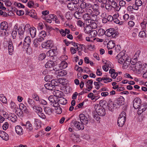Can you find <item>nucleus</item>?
I'll use <instances>...</instances> for the list:
<instances>
[{
	"instance_id": "nucleus-27",
	"label": "nucleus",
	"mask_w": 147,
	"mask_h": 147,
	"mask_svg": "<svg viewBox=\"0 0 147 147\" xmlns=\"http://www.w3.org/2000/svg\"><path fill=\"white\" fill-rule=\"evenodd\" d=\"M58 100L59 103L62 105H65L67 103V100L63 97H60Z\"/></svg>"
},
{
	"instance_id": "nucleus-33",
	"label": "nucleus",
	"mask_w": 147,
	"mask_h": 147,
	"mask_svg": "<svg viewBox=\"0 0 147 147\" xmlns=\"http://www.w3.org/2000/svg\"><path fill=\"white\" fill-rule=\"evenodd\" d=\"M17 27H15L13 29L11 35L13 39H15L16 38L17 34Z\"/></svg>"
},
{
	"instance_id": "nucleus-49",
	"label": "nucleus",
	"mask_w": 147,
	"mask_h": 147,
	"mask_svg": "<svg viewBox=\"0 0 147 147\" xmlns=\"http://www.w3.org/2000/svg\"><path fill=\"white\" fill-rule=\"evenodd\" d=\"M28 102L32 107L35 105L34 101L30 98H28Z\"/></svg>"
},
{
	"instance_id": "nucleus-26",
	"label": "nucleus",
	"mask_w": 147,
	"mask_h": 147,
	"mask_svg": "<svg viewBox=\"0 0 147 147\" xmlns=\"http://www.w3.org/2000/svg\"><path fill=\"white\" fill-rule=\"evenodd\" d=\"M115 46V44L113 40L110 41L107 44V47L109 50L113 48Z\"/></svg>"
},
{
	"instance_id": "nucleus-20",
	"label": "nucleus",
	"mask_w": 147,
	"mask_h": 147,
	"mask_svg": "<svg viewBox=\"0 0 147 147\" xmlns=\"http://www.w3.org/2000/svg\"><path fill=\"white\" fill-rule=\"evenodd\" d=\"M0 27L1 30H4L7 31L8 30V24L6 22L4 21L2 22L0 24Z\"/></svg>"
},
{
	"instance_id": "nucleus-9",
	"label": "nucleus",
	"mask_w": 147,
	"mask_h": 147,
	"mask_svg": "<svg viewBox=\"0 0 147 147\" xmlns=\"http://www.w3.org/2000/svg\"><path fill=\"white\" fill-rule=\"evenodd\" d=\"M79 118L81 123L83 124L87 125L88 123V119L87 117L83 114L80 115Z\"/></svg>"
},
{
	"instance_id": "nucleus-2",
	"label": "nucleus",
	"mask_w": 147,
	"mask_h": 147,
	"mask_svg": "<svg viewBox=\"0 0 147 147\" xmlns=\"http://www.w3.org/2000/svg\"><path fill=\"white\" fill-rule=\"evenodd\" d=\"M126 113L125 112H122L118 118L117 124L120 127H122L124 125L126 121Z\"/></svg>"
},
{
	"instance_id": "nucleus-58",
	"label": "nucleus",
	"mask_w": 147,
	"mask_h": 147,
	"mask_svg": "<svg viewBox=\"0 0 147 147\" xmlns=\"http://www.w3.org/2000/svg\"><path fill=\"white\" fill-rule=\"evenodd\" d=\"M0 100L3 103H6L7 102V100L6 97L3 96H2L0 97Z\"/></svg>"
},
{
	"instance_id": "nucleus-13",
	"label": "nucleus",
	"mask_w": 147,
	"mask_h": 147,
	"mask_svg": "<svg viewBox=\"0 0 147 147\" xmlns=\"http://www.w3.org/2000/svg\"><path fill=\"white\" fill-rule=\"evenodd\" d=\"M91 7L96 14L98 15L100 14L99 7L98 5L97 4H94L93 5L92 4Z\"/></svg>"
},
{
	"instance_id": "nucleus-55",
	"label": "nucleus",
	"mask_w": 147,
	"mask_h": 147,
	"mask_svg": "<svg viewBox=\"0 0 147 147\" xmlns=\"http://www.w3.org/2000/svg\"><path fill=\"white\" fill-rule=\"evenodd\" d=\"M83 18L85 21L90 19V15L87 13L83 15Z\"/></svg>"
},
{
	"instance_id": "nucleus-50",
	"label": "nucleus",
	"mask_w": 147,
	"mask_h": 147,
	"mask_svg": "<svg viewBox=\"0 0 147 147\" xmlns=\"http://www.w3.org/2000/svg\"><path fill=\"white\" fill-rule=\"evenodd\" d=\"M74 15L75 18L78 19H80L82 16V15L78 11H76L75 12Z\"/></svg>"
},
{
	"instance_id": "nucleus-63",
	"label": "nucleus",
	"mask_w": 147,
	"mask_h": 147,
	"mask_svg": "<svg viewBox=\"0 0 147 147\" xmlns=\"http://www.w3.org/2000/svg\"><path fill=\"white\" fill-rule=\"evenodd\" d=\"M38 116L41 118L45 119L46 118V116L45 114L42 113V112H40L38 114Z\"/></svg>"
},
{
	"instance_id": "nucleus-56",
	"label": "nucleus",
	"mask_w": 147,
	"mask_h": 147,
	"mask_svg": "<svg viewBox=\"0 0 147 147\" xmlns=\"http://www.w3.org/2000/svg\"><path fill=\"white\" fill-rule=\"evenodd\" d=\"M23 28H24V30H26L28 32L30 31V29L32 28V27L30 26L29 24H27Z\"/></svg>"
},
{
	"instance_id": "nucleus-16",
	"label": "nucleus",
	"mask_w": 147,
	"mask_h": 147,
	"mask_svg": "<svg viewBox=\"0 0 147 147\" xmlns=\"http://www.w3.org/2000/svg\"><path fill=\"white\" fill-rule=\"evenodd\" d=\"M67 7L68 9L71 11H76L78 6L77 5L72 2L69 3L67 5Z\"/></svg>"
},
{
	"instance_id": "nucleus-48",
	"label": "nucleus",
	"mask_w": 147,
	"mask_h": 147,
	"mask_svg": "<svg viewBox=\"0 0 147 147\" xmlns=\"http://www.w3.org/2000/svg\"><path fill=\"white\" fill-rule=\"evenodd\" d=\"M60 66L63 69H65L67 66V63L65 61H63L60 64Z\"/></svg>"
},
{
	"instance_id": "nucleus-35",
	"label": "nucleus",
	"mask_w": 147,
	"mask_h": 147,
	"mask_svg": "<svg viewBox=\"0 0 147 147\" xmlns=\"http://www.w3.org/2000/svg\"><path fill=\"white\" fill-rule=\"evenodd\" d=\"M62 92L61 91L59 90H56L53 92V94L54 96L56 97L60 98L62 95Z\"/></svg>"
},
{
	"instance_id": "nucleus-10",
	"label": "nucleus",
	"mask_w": 147,
	"mask_h": 147,
	"mask_svg": "<svg viewBox=\"0 0 147 147\" xmlns=\"http://www.w3.org/2000/svg\"><path fill=\"white\" fill-rule=\"evenodd\" d=\"M141 103L140 99L138 97L135 98L133 102V105L134 108L136 109H138L140 107Z\"/></svg>"
},
{
	"instance_id": "nucleus-47",
	"label": "nucleus",
	"mask_w": 147,
	"mask_h": 147,
	"mask_svg": "<svg viewBox=\"0 0 147 147\" xmlns=\"http://www.w3.org/2000/svg\"><path fill=\"white\" fill-rule=\"evenodd\" d=\"M9 119L11 121L13 122L16 121L17 120V116L14 114L12 115L9 117Z\"/></svg>"
},
{
	"instance_id": "nucleus-40",
	"label": "nucleus",
	"mask_w": 147,
	"mask_h": 147,
	"mask_svg": "<svg viewBox=\"0 0 147 147\" xmlns=\"http://www.w3.org/2000/svg\"><path fill=\"white\" fill-rule=\"evenodd\" d=\"M73 46L74 47V48L78 51L80 49H81V50H82V47L81 46V45L77 43H74V44H73Z\"/></svg>"
},
{
	"instance_id": "nucleus-51",
	"label": "nucleus",
	"mask_w": 147,
	"mask_h": 147,
	"mask_svg": "<svg viewBox=\"0 0 147 147\" xmlns=\"http://www.w3.org/2000/svg\"><path fill=\"white\" fill-rule=\"evenodd\" d=\"M97 15H96L93 14L90 15L91 20L92 22L96 21L97 20Z\"/></svg>"
},
{
	"instance_id": "nucleus-6",
	"label": "nucleus",
	"mask_w": 147,
	"mask_h": 147,
	"mask_svg": "<svg viewBox=\"0 0 147 147\" xmlns=\"http://www.w3.org/2000/svg\"><path fill=\"white\" fill-rule=\"evenodd\" d=\"M105 35L108 36H112L115 38L117 36V32L113 28H110L107 30L105 32Z\"/></svg>"
},
{
	"instance_id": "nucleus-29",
	"label": "nucleus",
	"mask_w": 147,
	"mask_h": 147,
	"mask_svg": "<svg viewBox=\"0 0 147 147\" xmlns=\"http://www.w3.org/2000/svg\"><path fill=\"white\" fill-rule=\"evenodd\" d=\"M25 126L26 128L29 131L32 130L33 129V128L32 124L29 121H27L25 124L24 125Z\"/></svg>"
},
{
	"instance_id": "nucleus-39",
	"label": "nucleus",
	"mask_w": 147,
	"mask_h": 147,
	"mask_svg": "<svg viewBox=\"0 0 147 147\" xmlns=\"http://www.w3.org/2000/svg\"><path fill=\"white\" fill-rule=\"evenodd\" d=\"M44 111L46 113L49 115L51 114L52 112V109L49 107H46L44 108Z\"/></svg>"
},
{
	"instance_id": "nucleus-61",
	"label": "nucleus",
	"mask_w": 147,
	"mask_h": 147,
	"mask_svg": "<svg viewBox=\"0 0 147 147\" xmlns=\"http://www.w3.org/2000/svg\"><path fill=\"white\" fill-rule=\"evenodd\" d=\"M32 97L33 99L36 101L39 100V98L36 94L34 93L32 95Z\"/></svg>"
},
{
	"instance_id": "nucleus-32",
	"label": "nucleus",
	"mask_w": 147,
	"mask_h": 147,
	"mask_svg": "<svg viewBox=\"0 0 147 147\" xmlns=\"http://www.w3.org/2000/svg\"><path fill=\"white\" fill-rule=\"evenodd\" d=\"M46 89L49 90H53L55 88L53 85H52L51 83H47L45 85Z\"/></svg>"
},
{
	"instance_id": "nucleus-14",
	"label": "nucleus",
	"mask_w": 147,
	"mask_h": 147,
	"mask_svg": "<svg viewBox=\"0 0 147 147\" xmlns=\"http://www.w3.org/2000/svg\"><path fill=\"white\" fill-rule=\"evenodd\" d=\"M17 30L18 31V34L19 35L20 38L21 39H24V33L25 31L24 28H22V26H19Z\"/></svg>"
},
{
	"instance_id": "nucleus-64",
	"label": "nucleus",
	"mask_w": 147,
	"mask_h": 147,
	"mask_svg": "<svg viewBox=\"0 0 147 147\" xmlns=\"http://www.w3.org/2000/svg\"><path fill=\"white\" fill-rule=\"evenodd\" d=\"M134 2H135V4L137 6H140L142 4V2L140 0H135Z\"/></svg>"
},
{
	"instance_id": "nucleus-17",
	"label": "nucleus",
	"mask_w": 147,
	"mask_h": 147,
	"mask_svg": "<svg viewBox=\"0 0 147 147\" xmlns=\"http://www.w3.org/2000/svg\"><path fill=\"white\" fill-rule=\"evenodd\" d=\"M124 100L123 97L121 96L115 100V103L118 105L121 106L124 104Z\"/></svg>"
},
{
	"instance_id": "nucleus-52",
	"label": "nucleus",
	"mask_w": 147,
	"mask_h": 147,
	"mask_svg": "<svg viewBox=\"0 0 147 147\" xmlns=\"http://www.w3.org/2000/svg\"><path fill=\"white\" fill-rule=\"evenodd\" d=\"M34 10H32L28 12V14L32 18H35L36 17V14L34 13Z\"/></svg>"
},
{
	"instance_id": "nucleus-59",
	"label": "nucleus",
	"mask_w": 147,
	"mask_h": 147,
	"mask_svg": "<svg viewBox=\"0 0 147 147\" xmlns=\"http://www.w3.org/2000/svg\"><path fill=\"white\" fill-rule=\"evenodd\" d=\"M15 10L16 11V13L18 16H22L24 14V12L22 10H16V8H15Z\"/></svg>"
},
{
	"instance_id": "nucleus-12",
	"label": "nucleus",
	"mask_w": 147,
	"mask_h": 147,
	"mask_svg": "<svg viewBox=\"0 0 147 147\" xmlns=\"http://www.w3.org/2000/svg\"><path fill=\"white\" fill-rule=\"evenodd\" d=\"M49 100L51 103V105L53 107H57L59 105V103L58 102V100L56 101L54 96L51 95L48 98Z\"/></svg>"
},
{
	"instance_id": "nucleus-57",
	"label": "nucleus",
	"mask_w": 147,
	"mask_h": 147,
	"mask_svg": "<svg viewBox=\"0 0 147 147\" xmlns=\"http://www.w3.org/2000/svg\"><path fill=\"white\" fill-rule=\"evenodd\" d=\"M46 36V33L44 31H42L40 32L39 34V37H42L43 38L45 37Z\"/></svg>"
},
{
	"instance_id": "nucleus-54",
	"label": "nucleus",
	"mask_w": 147,
	"mask_h": 147,
	"mask_svg": "<svg viewBox=\"0 0 147 147\" xmlns=\"http://www.w3.org/2000/svg\"><path fill=\"white\" fill-rule=\"evenodd\" d=\"M54 54V51L53 49L50 50L47 53V55L48 57H52Z\"/></svg>"
},
{
	"instance_id": "nucleus-46",
	"label": "nucleus",
	"mask_w": 147,
	"mask_h": 147,
	"mask_svg": "<svg viewBox=\"0 0 147 147\" xmlns=\"http://www.w3.org/2000/svg\"><path fill=\"white\" fill-rule=\"evenodd\" d=\"M59 105H57V107H54L55 108V109L56 110V112L58 114H60L62 112V110L61 108L59 107Z\"/></svg>"
},
{
	"instance_id": "nucleus-24",
	"label": "nucleus",
	"mask_w": 147,
	"mask_h": 147,
	"mask_svg": "<svg viewBox=\"0 0 147 147\" xmlns=\"http://www.w3.org/2000/svg\"><path fill=\"white\" fill-rule=\"evenodd\" d=\"M107 107L109 110L111 111H114V104L113 102L111 100L109 101V103L107 105Z\"/></svg>"
},
{
	"instance_id": "nucleus-38",
	"label": "nucleus",
	"mask_w": 147,
	"mask_h": 147,
	"mask_svg": "<svg viewBox=\"0 0 147 147\" xmlns=\"http://www.w3.org/2000/svg\"><path fill=\"white\" fill-rule=\"evenodd\" d=\"M9 35L8 32L7 31L4 30H0V36L3 37L5 36H7Z\"/></svg>"
},
{
	"instance_id": "nucleus-30",
	"label": "nucleus",
	"mask_w": 147,
	"mask_h": 147,
	"mask_svg": "<svg viewBox=\"0 0 147 147\" xmlns=\"http://www.w3.org/2000/svg\"><path fill=\"white\" fill-rule=\"evenodd\" d=\"M54 65V62L53 61H48L45 65V67L47 68H51Z\"/></svg>"
},
{
	"instance_id": "nucleus-21",
	"label": "nucleus",
	"mask_w": 147,
	"mask_h": 147,
	"mask_svg": "<svg viewBox=\"0 0 147 147\" xmlns=\"http://www.w3.org/2000/svg\"><path fill=\"white\" fill-rule=\"evenodd\" d=\"M53 69L56 71V73L57 74V76H63L66 75L67 74V71L64 70H61L57 72V70L56 68L55 69L53 68Z\"/></svg>"
},
{
	"instance_id": "nucleus-43",
	"label": "nucleus",
	"mask_w": 147,
	"mask_h": 147,
	"mask_svg": "<svg viewBox=\"0 0 147 147\" xmlns=\"http://www.w3.org/2000/svg\"><path fill=\"white\" fill-rule=\"evenodd\" d=\"M57 80H51V83L52 85L55 87V86L59 85V82Z\"/></svg>"
},
{
	"instance_id": "nucleus-31",
	"label": "nucleus",
	"mask_w": 147,
	"mask_h": 147,
	"mask_svg": "<svg viewBox=\"0 0 147 147\" xmlns=\"http://www.w3.org/2000/svg\"><path fill=\"white\" fill-rule=\"evenodd\" d=\"M32 108L37 114L40 112H42V109L41 107L38 106L34 105L33 107Z\"/></svg>"
},
{
	"instance_id": "nucleus-3",
	"label": "nucleus",
	"mask_w": 147,
	"mask_h": 147,
	"mask_svg": "<svg viewBox=\"0 0 147 147\" xmlns=\"http://www.w3.org/2000/svg\"><path fill=\"white\" fill-rule=\"evenodd\" d=\"M94 109L98 115L102 116L105 115L106 112L105 109L102 106L96 105L95 106Z\"/></svg>"
},
{
	"instance_id": "nucleus-8",
	"label": "nucleus",
	"mask_w": 147,
	"mask_h": 147,
	"mask_svg": "<svg viewBox=\"0 0 147 147\" xmlns=\"http://www.w3.org/2000/svg\"><path fill=\"white\" fill-rule=\"evenodd\" d=\"M53 46V41L51 40H48L47 42H43L42 45V47L47 49H50Z\"/></svg>"
},
{
	"instance_id": "nucleus-36",
	"label": "nucleus",
	"mask_w": 147,
	"mask_h": 147,
	"mask_svg": "<svg viewBox=\"0 0 147 147\" xmlns=\"http://www.w3.org/2000/svg\"><path fill=\"white\" fill-rule=\"evenodd\" d=\"M34 124L38 129L39 128L41 127V122L40 120L37 119H35Z\"/></svg>"
},
{
	"instance_id": "nucleus-62",
	"label": "nucleus",
	"mask_w": 147,
	"mask_h": 147,
	"mask_svg": "<svg viewBox=\"0 0 147 147\" xmlns=\"http://www.w3.org/2000/svg\"><path fill=\"white\" fill-rule=\"evenodd\" d=\"M38 101L40 104L42 105H46L47 103V102L45 100L42 99H39V100Z\"/></svg>"
},
{
	"instance_id": "nucleus-37",
	"label": "nucleus",
	"mask_w": 147,
	"mask_h": 147,
	"mask_svg": "<svg viewBox=\"0 0 147 147\" xmlns=\"http://www.w3.org/2000/svg\"><path fill=\"white\" fill-rule=\"evenodd\" d=\"M89 34V36H90L91 38L94 37L96 36L97 34V33L96 30H92L90 32V34Z\"/></svg>"
},
{
	"instance_id": "nucleus-41",
	"label": "nucleus",
	"mask_w": 147,
	"mask_h": 147,
	"mask_svg": "<svg viewBox=\"0 0 147 147\" xmlns=\"http://www.w3.org/2000/svg\"><path fill=\"white\" fill-rule=\"evenodd\" d=\"M105 31L102 28L100 29L97 32V34L99 36H103L104 34L105 35Z\"/></svg>"
},
{
	"instance_id": "nucleus-44",
	"label": "nucleus",
	"mask_w": 147,
	"mask_h": 147,
	"mask_svg": "<svg viewBox=\"0 0 147 147\" xmlns=\"http://www.w3.org/2000/svg\"><path fill=\"white\" fill-rule=\"evenodd\" d=\"M88 97L89 98H91V99L92 100H94V101H95L97 99V98H96V96H94V94L92 93H90L88 95Z\"/></svg>"
},
{
	"instance_id": "nucleus-28",
	"label": "nucleus",
	"mask_w": 147,
	"mask_h": 147,
	"mask_svg": "<svg viewBox=\"0 0 147 147\" xmlns=\"http://www.w3.org/2000/svg\"><path fill=\"white\" fill-rule=\"evenodd\" d=\"M93 81L92 80H89L86 84V87L88 89L91 90L92 88Z\"/></svg>"
},
{
	"instance_id": "nucleus-23",
	"label": "nucleus",
	"mask_w": 147,
	"mask_h": 147,
	"mask_svg": "<svg viewBox=\"0 0 147 147\" xmlns=\"http://www.w3.org/2000/svg\"><path fill=\"white\" fill-rule=\"evenodd\" d=\"M131 61V59H130V58H127V59H125L123 63V67L125 69L127 68L130 64Z\"/></svg>"
},
{
	"instance_id": "nucleus-60",
	"label": "nucleus",
	"mask_w": 147,
	"mask_h": 147,
	"mask_svg": "<svg viewBox=\"0 0 147 147\" xmlns=\"http://www.w3.org/2000/svg\"><path fill=\"white\" fill-rule=\"evenodd\" d=\"M46 57V55L45 53H42L40 54L38 57L39 59L40 60H42L44 59Z\"/></svg>"
},
{
	"instance_id": "nucleus-11",
	"label": "nucleus",
	"mask_w": 147,
	"mask_h": 147,
	"mask_svg": "<svg viewBox=\"0 0 147 147\" xmlns=\"http://www.w3.org/2000/svg\"><path fill=\"white\" fill-rule=\"evenodd\" d=\"M31 42V39L29 36H27L25 38L24 47V49H28L30 45Z\"/></svg>"
},
{
	"instance_id": "nucleus-22",
	"label": "nucleus",
	"mask_w": 147,
	"mask_h": 147,
	"mask_svg": "<svg viewBox=\"0 0 147 147\" xmlns=\"http://www.w3.org/2000/svg\"><path fill=\"white\" fill-rule=\"evenodd\" d=\"M15 130L16 133L19 135H22L23 133V129L20 125L16 126L15 127Z\"/></svg>"
},
{
	"instance_id": "nucleus-7",
	"label": "nucleus",
	"mask_w": 147,
	"mask_h": 147,
	"mask_svg": "<svg viewBox=\"0 0 147 147\" xmlns=\"http://www.w3.org/2000/svg\"><path fill=\"white\" fill-rule=\"evenodd\" d=\"M84 0H80V7L84 9L91 8L92 4L89 3H86L84 1Z\"/></svg>"
},
{
	"instance_id": "nucleus-19",
	"label": "nucleus",
	"mask_w": 147,
	"mask_h": 147,
	"mask_svg": "<svg viewBox=\"0 0 147 147\" xmlns=\"http://www.w3.org/2000/svg\"><path fill=\"white\" fill-rule=\"evenodd\" d=\"M19 108L20 110H22L26 114H28L29 111L23 103H20L19 105Z\"/></svg>"
},
{
	"instance_id": "nucleus-18",
	"label": "nucleus",
	"mask_w": 147,
	"mask_h": 147,
	"mask_svg": "<svg viewBox=\"0 0 147 147\" xmlns=\"http://www.w3.org/2000/svg\"><path fill=\"white\" fill-rule=\"evenodd\" d=\"M0 136L3 140L7 141L9 140V137L8 134L5 131H0Z\"/></svg>"
},
{
	"instance_id": "nucleus-34",
	"label": "nucleus",
	"mask_w": 147,
	"mask_h": 147,
	"mask_svg": "<svg viewBox=\"0 0 147 147\" xmlns=\"http://www.w3.org/2000/svg\"><path fill=\"white\" fill-rule=\"evenodd\" d=\"M92 30V28L90 26H87L84 27V30L85 33L90 34V32Z\"/></svg>"
},
{
	"instance_id": "nucleus-5",
	"label": "nucleus",
	"mask_w": 147,
	"mask_h": 147,
	"mask_svg": "<svg viewBox=\"0 0 147 147\" xmlns=\"http://www.w3.org/2000/svg\"><path fill=\"white\" fill-rule=\"evenodd\" d=\"M127 55H125L122 52L120 53L116 57V58L118 59V63L123 64L125 59H127Z\"/></svg>"
},
{
	"instance_id": "nucleus-4",
	"label": "nucleus",
	"mask_w": 147,
	"mask_h": 147,
	"mask_svg": "<svg viewBox=\"0 0 147 147\" xmlns=\"http://www.w3.org/2000/svg\"><path fill=\"white\" fill-rule=\"evenodd\" d=\"M71 125L72 127H75L79 130H83L84 129V125L76 121H73L71 123Z\"/></svg>"
},
{
	"instance_id": "nucleus-1",
	"label": "nucleus",
	"mask_w": 147,
	"mask_h": 147,
	"mask_svg": "<svg viewBox=\"0 0 147 147\" xmlns=\"http://www.w3.org/2000/svg\"><path fill=\"white\" fill-rule=\"evenodd\" d=\"M135 70L137 71V73L139 74L141 71L144 72L147 70V64L145 63L142 65L141 62H138L133 64Z\"/></svg>"
},
{
	"instance_id": "nucleus-45",
	"label": "nucleus",
	"mask_w": 147,
	"mask_h": 147,
	"mask_svg": "<svg viewBox=\"0 0 147 147\" xmlns=\"http://www.w3.org/2000/svg\"><path fill=\"white\" fill-rule=\"evenodd\" d=\"M86 47L87 49L90 51H92L95 49V46L93 43L87 45Z\"/></svg>"
},
{
	"instance_id": "nucleus-25",
	"label": "nucleus",
	"mask_w": 147,
	"mask_h": 147,
	"mask_svg": "<svg viewBox=\"0 0 147 147\" xmlns=\"http://www.w3.org/2000/svg\"><path fill=\"white\" fill-rule=\"evenodd\" d=\"M30 36L32 38H34L36 34V29L34 27H32V28L30 29L29 31Z\"/></svg>"
},
{
	"instance_id": "nucleus-53",
	"label": "nucleus",
	"mask_w": 147,
	"mask_h": 147,
	"mask_svg": "<svg viewBox=\"0 0 147 147\" xmlns=\"http://www.w3.org/2000/svg\"><path fill=\"white\" fill-rule=\"evenodd\" d=\"M139 36L143 38H145L146 37V33L144 31L140 32L139 34Z\"/></svg>"
},
{
	"instance_id": "nucleus-15",
	"label": "nucleus",
	"mask_w": 147,
	"mask_h": 147,
	"mask_svg": "<svg viewBox=\"0 0 147 147\" xmlns=\"http://www.w3.org/2000/svg\"><path fill=\"white\" fill-rule=\"evenodd\" d=\"M8 50L9 54L12 55L13 51V47L12 41L10 40L8 41Z\"/></svg>"
},
{
	"instance_id": "nucleus-42",
	"label": "nucleus",
	"mask_w": 147,
	"mask_h": 147,
	"mask_svg": "<svg viewBox=\"0 0 147 147\" xmlns=\"http://www.w3.org/2000/svg\"><path fill=\"white\" fill-rule=\"evenodd\" d=\"M138 110L137 112L138 114L140 115L144 111H145L146 108H143V107L140 106L138 109Z\"/></svg>"
}]
</instances>
